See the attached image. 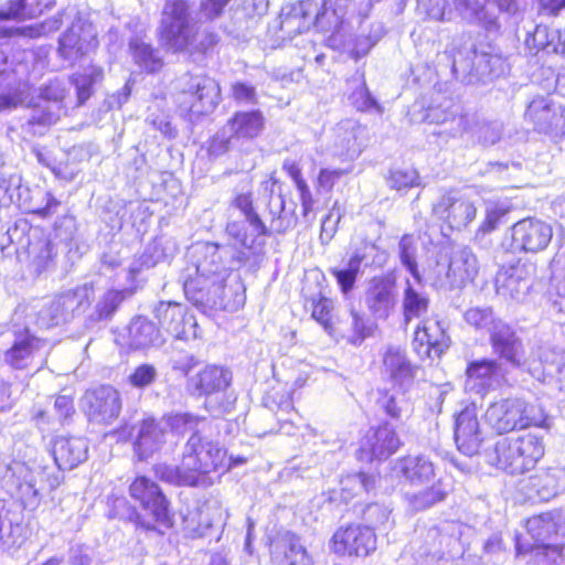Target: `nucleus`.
I'll return each instance as SVG.
<instances>
[{
	"label": "nucleus",
	"instance_id": "nucleus-8",
	"mask_svg": "<svg viewBox=\"0 0 565 565\" xmlns=\"http://www.w3.org/2000/svg\"><path fill=\"white\" fill-rule=\"evenodd\" d=\"M233 205L241 211L244 222L248 225L249 233L244 227V223L231 222L226 226L230 236L234 237L244 247L238 252L237 259L244 265L250 267L258 266L263 260L262 244L257 238L268 234V228L259 217L253 206L250 194L242 193L234 198Z\"/></svg>",
	"mask_w": 565,
	"mask_h": 565
},
{
	"label": "nucleus",
	"instance_id": "nucleus-5",
	"mask_svg": "<svg viewBox=\"0 0 565 565\" xmlns=\"http://www.w3.org/2000/svg\"><path fill=\"white\" fill-rule=\"evenodd\" d=\"M483 419L487 427L497 436L530 428L548 429L550 416L544 405L523 397L509 395L493 399L487 406Z\"/></svg>",
	"mask_w": 565,
	"mask_h": 565
},
{
	"label": "nucleus",
	"instance_id": "nucleus-20",
	"mask_svg": "<svg viewBox=\"0 0 565 565\" xmlns=\"http://www.w3.org/2000/svg\"><path fill=\"white\" fill-rule=\"evenodd\" d=\"M433 210L435 215L446 221L449 227L458 231L466 228L477 214L472 202L454 193L443 195Z\"/></svg>",
	"mask_w": 565,
	"mask_h": 565
},
{
	"label": "nucleus",
	"instance_id": "nucleus-15",
	"mask_svg": "<svg viewBox=\"0 0 565 565\" xmlns=\"http://www.w3.org/2000/svg\"><path fill=\"white\" fill-rule=\"evenodd\" d=\"M454 437L458 450L466 456L480 454L484 434L478 418L476 403H467L455 416Z\"/></svg>",
	"mask_w": 565,
	"mask_h": 565
},
{
	"label": "nucleus",
	"instance_id": "nucleus-64",
	"mask_svg": "<svg viewBox=\"0 0 565 565\" xmlns=\"http://www.w3.org/2000/svg\"><path fill=\"white\" fill-rule=\"evenodd\" d=\"M381 397L377 401L379 406L386 416L392 419H399L402 416V407L398 405L397 398L391 395L387 390L380 392Z\"/></svg>",
	"mask_w": 565,
	"mask_h": 565
},
{
	"label": "nucleus",
	"instance_id": "nucleus-21",
	"mask_svg": "<svg viewBox=\"0 0 565 565\" xmlns=\"http://www.w3.org/2000/svg\"><path fill=\"white\" fill-rule=\"evenodd\" d=\"M266 190H269L267 207L270 215L271 231L285 233L296 226V204L290 202L287 205L282 195L281 184L274 178H270V180L266 181Z\"/></svg>",
	"mask_w": 565,
	"mask_h": 565
},
{
	"label": "nucleus",
	"instance_id": "nucleus-41",
	"mask_svg": "<svg viewBox=\"0 0 565 565\" xmlns=\"http://www.w3.org/2000/svg\"><path fill=\"white\" fill-rule=\"evenodd\" d=\"M311 318L317 321L323 330L331 337L340 332V321L333 315L332 300L323 295H319L311 301Z\"/></svg>",
	"mask_w": 565,
	"mask_h": 565
},
{
	"label": "nucleus",
	"instance_id": "nucleus-31",
	"mask_svg": "<svg viewBox=\"0 0 565 565\" xmlns=\"http://www.w3.org/2000/svg\"><path fill=\"white\" fill-rule=\"evenodd\" d=\"M265 119L260 110L236 111L227 121V129L237 139H254L264 129Z\"/></svg>",
	"mask_w": 565,
	"mask_h": 565
},
{
	"label": "nucleus",
	"instance_id": "nucleus-9",
	"mask_svg": "<svg viewBox=\"0 0 565 565\" xmlns=\"http://www.w3.org/2000/svg\"><path fill=\"white\" fill-rule=\"evenodd\" d=\"M199 365V360L193 355H184L175 359L173 371L186 377V385L198 396H210L225 391L231 384V372L216 364L202 367L194 375L192 371Z\"/></svg>",
	"mask_w": 565,
	"mask_h": 565
},
{
	"label": "nucleus",
	"instance_id": "nucleus-62",
	"mask_svg": "<svg viewBox=\"0 0 565 565\" xmlns=\"http://www.w3.org/2000/svg\"><path fill=\"white\" fill-rule=\"evenodd\" d=\"M507 214V210L498 204H491L487 207L486 218L479 226V233H489L497 228L501 217Z\"/></svg>",
	"mask_w": 565,
	"mask_h": 565
},
{
	"label": "nucleus",
	"instance_id": "nucleus-18",
	"mask_svg": "<svg viewBox=\"0 0 565 565\" xmlns=\"http://www.w3.org/2000/svg\"><path fill=\"white\" fill-rule=\"evenodd\" d=\"M559 483V470L548 467L520 480L516 491L523 500L547 502L558 494Z\"/></svg>",
	"mask_w": 565,
	"mask_h": 565
},
{
	"label": "nucleus",
	"instance_id": "nucleus-1",
	"mask_svg": "<svg viewBox=\"0 0 565 565\" xmlns=\"http://www.w3.org/2000/svg\"><path fill=\"white\" fill-rule=\"evenodd\" d=\"M245 461L242 457H228L225 448L194 431L179 465L154 466L153 471L160 480L178 487H209L214 483V476L220 478Z\"/></svg>",
	"mask_w": 565,
	"mask_h": 565
},
{
	"label": "nucleus",
	"instance_id": "nucleus-46",
	"mask_svg": "<svg viewBox=\"0 0 565 565\" xmlns=\"http://www.w3.org/2000/svg\"><path fill=\"white\" fill-rule=\"evenodd\" d=\"M455 8L460 15L473 23H483L488 30L497 26L494 19L486 21V10L476 0H455Z\"/></svg>",
	"mask_w": 565,
	"mask_h": 565
},
{
	"label": "nucleus",
	"instance_id": "nucleus-32",
	"mask_svg": "<svg viewBox=\"0 0 565 565\" xmlns=\"http://www.w3.org/2000/svg\"><path fill=\"white\" fill-rule=\"evenodd\" d=\"M129 334L132 350L150 348L164 341L157 323L145 317H137L132 320Z\"/></svg>",
	"mask_w": 565,
	"mask_h": 565
},
{
	"label": "nucleus",
	"instance_id": "nucleus-7",
	"mask_svg": "<svg viewBox=\"0 0 565 565\" xmlns=\"http://www.w3.org/2000/svg\"><path fill=\"white\" fill-rule=\"evenodd\" d=\"M175 100L181 110L193 120L212 113L221 100L218 83L206 75L184 73L172 83Z\"/></svg>",
	"mask_w": 565,
	"mask_h": 565
},
{
	"label": "nucleus",
	"instance_id": "nucleus-50",
	"mask_svg": "<svg viewBox=\"0 0 565 565\" xmlns=\"http://www.w3.org/2000/svg\"><path fill=\"white\" fill-rule=\"evenodd\" d=\"M364 259V250L356 249L343 267L333 269L337 282H354Z\"/></svg>",
	"mask_w": 565,
	"mask_h": 565
},
{
	"label": "nucleus",
	"instance_id": "nucleus-14",
	"mask_svg": "<svg viewBox=\"0 0 565 565\" xmlns=\"http://www.w3.org/2000/svg\"><path fill=\"white\" fill-rule=\"evenodd\" d=\"M154 318L163 338L174 339L198 337V324L194 316L185 306L174 301H161L154 308Z\"/></svg>",
	"mask_w": 565,
	"mask_h": 565
},
{
	"label": "nucleus",
	"instance_id": "nucleus-52",
	"mask_svg": "<svg viewBox=\"0 0 565 565\" xmlns=\"http://www.w3.org/2000/svg\"><path fill=\"white\" fill-rule=\"evenodd\" d=\"M419 175L413 168L396 169L391 171L387 183L397 191L406 190L419 184Z\"/></svg>",
	"mask_w": 565,
	"mask_h": 565
},
{
	"label": "nucleus",
	"instance_id": "nucleus-54",
	"mask_svg": "<svg viewBox=\"0 0 565 565\" xmlns=\"http://www.w3.org/2000/svg\"><path fill=\"white\" fill-rule=\"evenodd\" d=\"M20 188L21 178L19 175L7 177L0 172V202H19L21 200Z\"/></svg>",
	"mask_w": 565,
	"mask_h": 565
},
{
	"label": "nucleus",
	"instance_id": "nucleus-44",
	"mask_svg": "<svg viewBox=\"0 0 565 565\" xmlns=\"http://www.w3.org/2000/svg\"><path fill=\"white\" fill-rule=\"evenodd\" d=\"M366 303L374 312L387 313L396 303L390 285H373L366 292Z\"/></svg>",
	"mask_w": 565,
	"mask_h": 565
},
{
	"label": "nucleus",
	"instance_id": "nucleus-16",
	"mask_svg": "<svg viewBox=\"0 0 565 565\" xmlns=\"http://www.w3.org/2000/svg\"><path fill=\"white\" fill-rule=\"evenodd\" d=\"M553 237L552 226L536 217H526L511 227L512 248L525 253L544 250Z\"/></svg>",
	"mask_w": 565,
	"mask_h": 565
},
{
	"label": "nucleus",
	"instance_id": "nucleus-34",
	"mask_svg": "<svg viewBox=\"0 0 565 565\" xmlns=\"http://www.w3.org/2000/svg\"><path fill=\"white\" fill-rule=\"evenodd\" d=\"M479 271V262L469 247L455 253L449 264L448 276L457 282H473Z\"/></svg>",
	"mask_w": 565,
	"mask_h": 565
},
{
	"label": "nucleus",
	"instance_id": "nucleus-25",
	"mask_svg": "<svg viewBox=\"0 0 565 565\" xmlns=\"http://www.w3.org/2000/svg\"><path fill=\"white\" fill-rule=\"evenodd\" d=\"M363 131L355 120H341L333 129V153L348 160L355 159L362 151L359 137Z\"/></svg>",
	"mask_w": 565,
	"mask_h": 565
},
{
	"label": "nucleus",
	"instance_id": "nucleus-22",
	"mask_svg": "<svg viewBox=\"0 0 565 565\" xmlns=\"http://www.w3.org/2000/svg\"><path fill=\"white\" fill-rule=\"evenodd\" d=\"M500 364L494 359L470 361L465 370L466 384L479 397L484 398L495 390Z\"/></svg>",
	"mask_w": 565,
	"mask_h": 565
},
{
	"label": "nucleus",
	"instance_id": "nucleus-13",
	"mask_svg": "<svg viewBox=\"0 0 565 565\" xmlns=\"http://www.w3.org/2000/svg\"><path fill=\"white\" fill-rule=\"evenodd\" d=\"M42 344V339L30 328L19 329L14 331L13 341L3 353L4 363L17 371H40L46 363L41 352Z\"/></svg>",
	"mask_w": 565,
	"mask_h": 565
},
{
	"label": "nucleus",
	"instance_id": "nucleus-36",
	"mask_svg": "<svg viewBox=\"0 0 565 565\" xmlns=\"http://www.w3.org/2000/svg\"><path fill=\"white\" fill-rule=\"evenodd\" d=\"M43 96L46 99L53 100L54 104H47L45 106H40L32 110L30 118L28 119V124L32 127L42 126L47 127L54 125L58 118V109L57 103L63 99L64 92L63 89H58V87L50 85L43 90Z\"/></svg>",
	"mask_w": 565,
	"mask_h": 565
},
{
	"label": "nucleus",
	"instance_id": "nucleus-33",
	"mask_svg": "<svg viewBox=\"0 0 565 565\" xmlns=\"http://www.w3.org/2000/svg\"><path fill=\"white\" fill-rule=\"evenodd\" d=\"M401 473L412 486L422 487L435 479L434 465L422 456H405L401 459Z\"/></svg>",
	"mask_w": 565,
	"mask_h": 565
},
{
	"label": "nucleus",
	"instance_id": "nucleus-53",
	"mask_svg": "<svg viewBox=\"0 0 565 565\" xmlns=\"http://www.w3.org/2000/svg\"><path fill=\"white\" fill-rule=\"evenodd\" d=\"M26 72L28 67L25 65L9 70L8 56L3 51H0V86H12L13 84L20 86Z\"/></svg>",
	"mask_w": 565,
	"mask_h": 565
},
{
	"label": "nucleus",
	"instance_id": "nucleus-45",
	"mask_svg": "<svg viewBox=\"0 0 565 565\" xmlns=\"http://www.w3.org/2000/svg\"><path fill=\"white\" fill-rule=\"evenodd\" d=\"M429 298L414 289L411 285L405 289V297L403 302L404 318L409 321L414 318H419L428 311Z\"/></svg>",
	"mask_w": 565,
	"mask_h": 565
},
{
	"label": "nucleus",
	"instance_id": "nucleus-24",
	"mask_svg": "<svg viewBox=\"0 0 565 565\" xmlns=\"http://www.w3.org/2000/svg\"><path fill=\"white\" fill-rule=\"evenodd\" d=\"M558 113L559 107L550 96H535L526 107L524 119L534 130L551 134L558 127Z\"/></svg>",
	"mask_w": 565,
	"mask_h": 565
},
{
	"label": "nucleus",
	"instance_id": "nucleus-59",
	"mask_svg": "<svg viewBox=\"0 0 565 565\" xmlns=\"http://www.w3.org/2000/svg\"><path fill=\"white\" fill-rule=\"evenodd\" d=\"M54 259V245L49 241L44 239L41 243L39 253L33 259V266L35 271L39 274L47 270Z\"/></svg>",
	"mask_w": 565,
	"mask_h": 565
},
{
	"label": "nucleus",
	"instance_id": "nucleus-30",
	"mask_svg": "<svg viewBox=\"0 0 565 565\" xmlns=\"http://www.w3.org/2000/svg\"><path fill=\"white\" fill-rule=\"evenodd\" d=\"M383 370L391 381L402 385L414 380L416 366L408 361L404 350L388 347L383 354Z\"/></svg>",
	"mask_w": 565,
	"mask_h": 565
},
{
	"label": "nucleus",
	"instance_id": "nucleus-19",
	"mask_svg": "<svg viewBox=\"0 0 565 565\" xmlns=\"http://www.w3.org/2000/svg\"><path fill=\"white\" fill-rule=\"evenodd\" d=\"M424 120L439 127L434 130L436 136L455 137L467 128V119L461 114L459 105L451 99H445L438 105H431L426 109Z\"/></svg>",
	"mask_w": 565,
	"mask_h": 565
},
{
	"label": "nucleus",
	"instance_id": "nucleus-6",
	"mask_svg": "<svg viewBox=\"0 0 565 565\" xmlns=\"http://www.w3.org/2000/svg\"><path fill=\"white\" fill-rule=\"evenodd\" d=\"M545 450L544 436L527 431L497 440L488 455V462L507 475L522 476L535 468Z\"/></svg>",
	"mask_w": 565,
	"mask_h": 565
},
{
	"label": "nucleus",
	"instance_id": "nucleus-42",
	"mask_svg": "<svg viewBox=\"0 0 565 565\" xmlns=\"http://www.w3.org/2000/svg\"><path fill=\"white\" fill-rule=\"evenodd\" d=\"M132 294L134 289H108L96 303L93 320L104 321L111 318L124 300Z\"/></svg>",
	"mask_w": 565,
	"mask_h": 565
},
{
	"label": "nucleus",
	"instance_id": "nucleus-27",
	"mask_svg": "<svg viewBox=\"0 0 565 565\" xmlns=\"http://www.w3.org/2000/svg\"><path fill=\"white\" fill-rule=\"evenodd\" d=\"M52 454L62 469H73L85 460L87 448L81 437L60 436L53 441Z\"/></svg>",
	"mask_w": 565,
	"mask_h": 565
},
{
	"label": "nucleus",
	"instance_id": "nucleus-40",
	"mask_svg": "<svg viewBox=\"0 0 565 565\" xmlns=\"http://www.w3.org/2000/svg\"><path fill=\"white\" fill-rule=\"evenodd\" d=\"M103 70L90 65L83 72H77L70 77L72 85L76 89L77 105L82 106L93 95L94 86L103 79Z\"/></svg>",
	"mask_w": 565,
	"mask_h": 565
},
{
	"label": "nucleus",
	"instance_id": "nucleus-28",
	"mask_svg": "<svg viewBox=\"0 0 565 565\" xmlns=\"http://www.w3.org/2000/svg\"><path fill=\"white\" fill-rule=\"evenodd\" d=\"M492 351L512 366L522 365V341L509 326L490 334Z\"/></svg>",
	"mask_w": 565,
	"mask_h": 565
},
{
	"label": "nucleus",
	"instance_id": "nucleus-51",
	"mask_svg": "<svg viewBox=\"0 0 565 565\" xmlns=\"http://www.w3.org/2000/svg\"><path fill=\"white\" fill-rule=\"evenodd\" d=\"M67 318V310L61 300L46 305L38 316V319L45 328H53Z\"/></svg>",
	"mask_w": 565,
	"mask_h": 565
},
{
	"label": "nucleus",
	"instance_id": "nucleus-58",
	"mask_svg": "<svg viewBox=\"0 0 565 565\" xmlns=\"http://www.w3.org/2000/svg\"><path fill=\"white\" fill-rule=\"evenodd\" d=\"M245 302V288L242 286L239 291H233L227 285H222L221 309L234 311L241 308Z\"/></svg>",
	"mask_w": 565,
	"mask_h": 565
},
{
	"label": "nucleus",
	"instance_id": "nucleus-63",
	"mask_svg": "<svg viewBox=\"0 0 565 565\" xmlns=\"http://www.w3.org/2000/svg\"><path fill=\"white\" fill-rule=\"evenodd\" d=\"M161 258L160 254H157V243L153 246H149L145 253L141 255L138 262L134 263L130 267L131 279H135L137 274H139L142 267L151 268L153 267Z\"/></svg>",
	"mask_w": 565,
	"mask_h": 565
},
{
	"label": "nucleus",
	"instance_id": "nucleus-57",
	"mask_svg": "<svg viewBox=\"0 0 565 565\" xmlns=\"http://www.w3.org/2000/svg\"><path fill=\"white\" fill-rule=\"evenodd\" d=\"M446 8L447 0H417L418 11L434 21L441 22L450 20V18L447 17Z\"/></svg>",
	"mask_w": 565,
	"mask_h": 565
},
{
	"label": "nucleus",
	"instance_id": "nucleus-56",
	"mask_svg": "<svg viewBox=\"0 0 565 565\" xmlns=\"http://www.w3.org/2000/svg\"><path fill=\"white\" fill-rule=\"evenodd\" d=\"M157 379V370L152 364L142 363L134 369L128 376V383L137 388H145Z\"/></svg>",
	"mask_w": 565,
	"mask_h": 565
},
{
	"label": "nucleus",
	"instance_id": "nucleus-35",
	"mask_svg": "<svg viewBox=\"0 0 565 565\" xmlns=\"http://www.w3.org/2000/svg\"><path fill=\"white\" fill-rule=\"evenodd\" d=\"M348 99L359 111L381 113L382 108L366 87L364 75L356 72L348 79Z\"/></svg>",
	"mask_w": 565,
	"mask_h": 565
},
{
	"label": "nucleus",
	"instance_id": "nucleus-29",
	"mask_svg": "<svg viewBox=\"0 0 565 565\" xmlns=\"http://www.w3.org/2000/svg\"><path fill=\"white\" fill-rule=\"evenodd\" d=\"M274 565H311L312 557L301 544L298 535L286 534L273 553Z\"/></svg>",
	"mask_w": 565,
	"mask_h": 565
},
{
	"label": "nucleus",
	"instance_id": "nucleus-23",
	"mask_svg": "<svg viewBox=\"0 0 565 565\" xmlns=\"http://www.w3.org/2000/svg\"><path fill=\"white\" fill-rule=\"evenodd\" d=\"M413 347L419 356L440 358L448 348L446 332L439 322L425 319L415 329Z\"/></svg>",
	"mask_w": 565,
	"mask_h": 565
},
{
	"label": "nucleus",
	"instance_id": "nucleus-12",
	"mask_svg": "<svg viewBox=\"0 0 565 565\" xmlns=\"http://www.w3.org/2000/svg\"><path fill=\"white\" fill-rule=\"evenodd\" d=\"M121 409V394L110 384L88 388L82 396V412L90 423L111 425L118 419Z\"/></svg>",
	"mask_w": 565,
	"mask_h": 565
},
{
	"label": "nucleus",
	"instance_id": "nucleus-61",
	"mask_svg": "<svg viewBox=\"0 0 565 565\" xmlns=\"http://www.w3.org/2000/svg\"><path fill=\"white\" fill-rule=\"evenodd\" d=\"M350 169H329L322 168L318 174V186L326 191L330 192L335 184L343 175L348 174Z\"/></svg>",
	"mask_w": 565,
	"mask_h": 565
},
{
	"label": "nucleus",
	"instance_id": "nucleus-55",
	"mask_svg": "<svg viewBox=\"0 0 565 565\" xmlns=\"http://www.w3.org/2000/svg\"><path fill=\"white\" fill-rule=\"evenodd\" d=\"M203 418L190 413H174L166 416L169 428L177 434H184L186 430L198 426Z\"/></svg>",
	"mask_w": 565,
	"mask_h": 565
},
{
	"label": "nucleus",
	"instance_id": "nucleus-2",
	"mask_svg": "<svg viewBox=\"0 0 565 565\" xmlns=\"http://www.w3.org/2000/svg\"><path fill=\"white\" fill-rule=\"evenodd\" d=\"M523 533L515 537V553L531 555L542 565H561L565 561V511L550 509L527 516Z\"/></svg>",
	"mask_w": 565,
	"mask_h": 565
},
{
	"label": "nucleus",
	"instance_id": "nucleus-47",
	"mask_svg": "<svg viewBox=\"0 0 565 565\" xmlns=\"http://www.w3.org/2000/svg\"><path fill=\"white\" fill-rule=\"evenodd\" d=\"M398 249L402 265L417 282H420L422 277L416 262L417 245L415 238L412 235H404L398 243Z\"/></svg>",
	"mask_w": 565,
	"mask_h": 565
},
{
	"label": "nucleus",
	"instance_id": "nucleus-60",
	"mask_svg": "<svg viewBox=\"0 0 565 565\" xmlns=\"http://www.w3.org/2000/svg\"><path fill=\"white\" fill-rule=\"evenodd\" d=\"M25 86V79L24 77L22 78V83L20 84V86L18 84H13L12 86H7L8 88H10V93L8 94H0V114L1 113H4V111H9V110H12L14 108H17V106L19 104L22 103L23 98H22V90Z\"/></svg>",
	"mask_w": 565,
	"mask_h": 565
},
{
	"label": "nucleus",
	"instance_id": "nucleus-48",
	"mask_svg": "<svg viewBox=\"0 0 565 565\" xmlns=\"http://www.w3.org/2000/svg\"><path fill=\"white\" fill-rule=\"evenodd\" d=\"M58 53L64 60L70 62L83 55L84 46L74 25L61 35L58 40Z\"/></svg>",
	"mask_w": 565,
	"mask_h": 565
},
{
	"label": "nucleus",
	"instance_id": "nucleus-10",
	"mask_svg": "<svg viewBox=\"0 0 565 565\" xmlns=\"http://www.w3.org/2000/svg\"><path fill=\"white\" fill-rule=\"evenodd\" d=\"M329 546L339 557H367L377 548L376 530L374 526L355 522L340 525L330 537Z\"/></svg>",
	"mask_w": 565,
	"mask_h": 565
},
{
	"label": "nucleus",
	"instance_id": "nucleus-26",
	"mask_svg": "<svg viewBox=\"0 0 565 565\" xmlns=\"http://www.w3.org/2000/svg\"><path fill=\"white\" fill-rule=\"evenodd\" d=\"M164 428L154 418H145L140 423L138 435L132 444L139 461H145L159 450L164 443Z\"/></svg>",
	"mask_w": 565,
	"mask_h": 565
},
{
	"label": "nucleus",
	"instance_id": "nucleus-4",
	"mask_svg": "<svg viewBox=\"0 0 565 565\" xmlns=\"http://www.w3.org/2000/svg\"><path fill=\"white\" fill-rule=\"evenodd\" d=\"M231 0H201L199 12L193 17L190 0H166L161 19V39L173 52L194 45L204 22L218 19Z\"/></svg>",
	"mask_w": 565,
	"mask_h": 565
},
{
	"label": "nucleus",
	"instance_id": "nucleus-38",
	"mask_svg": "<svg viewBox=\"0 0 565 565\" xmlns=\"http://www.w3.org/2000/svg\"><path fill=\"white\" fill-rule=\"evenodd\" d=\"M129 51L135 64L147 73H156L163 66L159 51L139 38L129 41Z\"/></svg>",
	"mask_w": 565,
	"mask_h": 565
},
{
	"label": "nucleus",
	"instance_id": "nucleus-37",
	"mask_svg": "<svg viewBox=\"0 0 565 565\" xmlns=\"http://www.w3.org/2000/svg\"><path fill=\"white\" fill-rule=\"evenodd\" d=\"M431 481L429 486H422L423 488L420 490L407 497L408 505L413 511L419 512L428 510L445 501L448 497V490L440 479H434Z\"/></svg>",
	"mask_w": 565,
	"mask_h": 565
},
{
	"label": "nucleus",
	"instance_id": "nucleus-49",
	"mask_svg": "<svg viewBox=\"0 0 565 565\" xmlns=\"http://www.w3.org/2000/svg\"><path fill=\"white\" fill-rule=\"evenodd\" d=\"M558 39L556 31L548 32L544 25H537L533 33L529 34L525 40L526 46L532 50H544L547 52H557L555 40Z\"/></svg>",
	"mask_w": 565,
	"mask_h": 565
},
{
	"label": "nucleus",
	"instance_id": "nucleus-39",
	"mask_svg": "<svg viewBox=\"0 0 565 565\" xmlns=\"http://www.w3.org/2000/svg\"><path fill=\"white\" fill-rule=\"evenodd\" d=\"M63 13L58 12L57 14L33 24L18 26V28H1L0 36L2 38H11V36H25L29 39H38L41 36H46L55 31H57L62 24Z\"/></svg>",
	"mask_w": 565,
	"mask_h": 565
},
{
	"label": "nucleus",
	"instance_id": "nucleus-43",
	"mask_svg": "<svg viewBox=\"0 0 565 565\" xmlns=\"http://www.w3.org/2000/svg\"><path fill=\"white\" fill-rule=\"evenodd\" d=\"M535 265L530 262L516 260L502 265L497 271L494 282H522L532 279Z\"/></svg>",
	"mask_w": 565,
	"mask_h": 565
},
{
	"label": "nucleus",
	"instance_id": "nucleus-3",
	"mask_svg": "<svg viewBox=\"0 0 565 565\" xmlns=\"http://www.w3.org/2000/svg\"><path fill=\"white\" fill-rule=\"evenodd\" d=\"M136 504L128 514L135 531L147 536H164L175 525V513L162 487L147 475H136L128 484Z\"/></svg>",
	"mask_w": 565,
	"mask_h": 565
},
{
	"label": "nucleus",
	"instance_id": "nucleus-11",
	"mask_svg": "<svg viewBox=\"0 0 565 565\" xmlns=\"http://www.w3.org/2000/svg\"><path fill=\"white\" fill-rule=\"evenodd\" d=\"M403 446L396 428L387 420L371 426L359 439L355 459L360 462L372 463L384 461L396 454Z\"/></svg>",
	"mask_w": 565,
	"mask_h": 565
},
{
	"label": "nucleus",
	"instance_id": "nucleus-17",
	"mask_svg": "<svg viewBox=\"0 0 565 565\" xmlns=\"http://www.w3.org/2000/svg\"><path fill=\"white\" fill-rule=\"evenodd\" d=\"M502 61L489 53L471 50L466 56L458 52L452 57L451 70L455 75L469 74L483 83L499 77L502 73Z\"/></svg>",
	"mask_w": 565,
	"mask_h": 565
}]
</instances>
